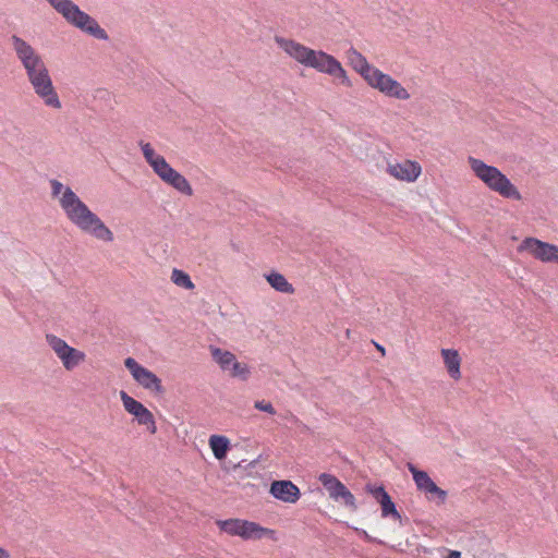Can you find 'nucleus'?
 Instances as JSON below:
<instances>
[{
	"mask_svg": "<svg viewBox=\"0 0 558 558\" xmlns=\"http://www.w3.org/2000/svg\"><path fill=\"white\" fill-rule=\"evenodd\" d=\"M255 409L267 412L269 414H276V410L270 402L265 400L256 401L254 404Z\"/></svg>",
	"mask_w": 558,
	"mask_h": 558,
	"instance_id": "nucleus-30",
	"label": "nucleus"
},
{
	"mask_svg": "<svg viewBox=\"0 0 558 558\" xmlns=\"http://www.w3.org/2000/svg\"><path fill=\"white\" fill-rule=\"evenodd\" d=\"M384 95L400 100H408L410 98L409 92L395 78L390 81Z\"/></svg>",
	"mask_w": 558,
	"mask_h": 558,
	"instance_id": "nucleus-24",
	"label": "nucleus"
},
{
	"mask_svg": "<svg viewBox=\"0 0 558 558\" xmlns=\"http://www.w3.org/2000/svg\"><path fill=\"white\" fill-rule=\"evenodd\" d=\"M294 291L292 284L286 280V278L281 275V293H292Z\"/></svg>",
	"mask_w": 558,
	"mask_h": 558,
	"instance_id": "nucleus-32",
	"label": "nucleus"
},
{
	"mask_svg": "<svg viewBox=\"0 0 558 558\" xmlns=\"http://www.w3.org/2000/svg\"><path fill=\"white\" fill-rule=\"evenodd\" d=\"M171 279H172L173 283H175L177 286H179L181 288H184L187 290H191L194 288V283L192 282L190 276L186 272H184L183 270L174 268L172 270Z\"/></svg>",
	"mask_w": 558,
	"mask_h": 558,
	"instance_id": "nucleus-26",
	"label": "nucleus"
},
{
	"mask_svg": "<svg viewBox=\"0 0 558 558\" xmlns=\"http://www.w3.org/2000/svg\"><path fill=\"white\" fill-rule=\"evenodd\" d=\"M23 69L35 94L44 104L49 108L60 109L62 105L44 59L41 58L31 65L23 66Z\"/></svg>",
	"mask_w": 558,
	"mask_h": 558,
	"instance_id": "nucleus-4",
	"label": "nucleus"
},
{
	"mask_svg": "<svg viewBox=\"0 0 558 558\" xmlns=\"http://www.w3.org/2000/svg\"><path fill=\"white\" fill-rule=\"evenodd\" d=\"M52 196H58L62 192L60 197V206L63 209L66 218L81 231L94 236L97 240L104 242H112L113 233L104 223V221L93 213L88 206L75 194L70 186H63V184L53 179L50 181Z\"/></svg>",
	"mask_w": 558,
	"mask_h": 558,
	"instance_id": "nucleus-1",
	"label": "nucleus"
},
{
	"mask_svg": "<svg viewBox=\"0 0 558 558\" xmlns=\"http://www.w3.org/2000/svg\"><path fill=\"white\" fill-rule=\"evenodd\" d=\"M151 168L162 181L173 170L163 156Z\"/></svg>",
	"mask_w": 558,
	"mask_h": 558,
	"instance_id": "nucleus-29",
	"label": "nucleus"
},
{
	"mask_svg": "<svg viewBox=\"0 0 558 558\" xmlns=\"http://www.w3.org/2000/svg\"><path fill=\"white\" fill-rule=\"evenodd\" d=\"M266 279L276 291H279V272L272 271L266 276Z\"/></svg>",
	"mask_w": 558,
	"mask_h": 558,
	"instance_id": "nucleus-31",
	"label": "nucleus"
},
{
	"mask_svg": "<svg viewBox=\"0 0 558 558\" xmlns=\"http://www.w3.org/2000/svg\"><path fill=\"white\" fill-rule=\"evenodd\" d=\"M11 47L15 53L16 59L21 62L22 66L31 65L37 60L41 59V54L25 39L16 34L10 37Z\"/></svg>",
	"mask_w": 558,
	"mask_h": 558,
	"instance_id": "nucleus-13",
	"label": "nucleus"
},
{
	"mask_svg": "<svg viewBox=\"0 0 558 558\" xmlns=\"http://www.w3.org/2000/svg\"><path fill=\"white\" fill-rule=\"evenodd\" d=\"M120 397L125 411L132 414L140 425L146 426L151 434H155L157 427L153 413L140 401L129 396L124 390L120 391Z\"/></svg>",
	"mask_w": 558,
	"mask_h": 558,
	"instance_id": "nucleus-11",
	"label": "nucleus"
},
{
	"mask_svg": "<svg viewBox=\"0 0 558 558\" xmlns=\"http://www.w3.org/2000/svg\"><path fill=\"white\" fill-rule=\"evenodd\" d=\"M446 558H461V553L458 550H450Z\"/></svg>",
	"mask_w": 558,
	"mask_h": 558,
	"instance_id": "nucleus-35",
	"label": "nucleus"
},
{
	"mask_svg": "<svg viewBox=\"0 0 558 558\" xmlns=\"http://www.w3.org/2000/svg\"><path fill=\"white\" fill-rule=\"evenodd\" d=\"M216 524L220 531L230 536H239L244 541H256L269 538L277 539V532L271 529L264 527L256 522L243 519L217 520Z\"/></svg>",
	"mask_w": 558,
	"mask_h": 558,
	"instance_id": "nucleus-5",
	"label": "nucleus"
},
{
	"mask_svg": "<svg viewBox=\"0 0 558 558\" xmlns=\"http://www.w3.org/2000/svg\"><path fill=\"white\" fill-rule=\"evenodd\" d=\"M518 251H529L536 259L543 263L558 264V245L541 241L536 238H525L518 246Z\"/></svg>",
	"mask_w": 558,
	"mask_h": 558,
	"instance_id": "nucleus-9",
	"label": "nucleus"
},
{
	"mask_svg": "<svg viewBox=\"0 0 558 558\" xmlns=\"http://www.w3.org/2000/svg\"><path fill=\"white\" fill-rule=\"evenodd\" d=\"M281 49L296 62L306 65L314 49H311L293 39L281 38Z\"/></svg>",
	"mask_w": 558,
	"mask_h": 558,
	"instance_id": "nucleus-15",
	"label": "nucleus"
},
{
	"mask_svg": "<svg viewBox=\"0 0 558 558\" xmlns=\"http://www.w3.org/2000/svg\"><path fill=\"white\" fill-rule=\"evenodd\" d=\"M347 337L349 338L350 337V329L347 330Z\"/></svg>",
	"mask_w": 558,
	"mask_h": 558,
	"instance_id": "nucleus-39",
	"label": "nucleus"
},
{
	"mask_svg": "<svg viewBox=\"0 0 558 558\" xmlns=\"http://www.w3.org/2000/svg\"><path fill=\"white\" fill-rule=\"evenodd\" d=\"M60 360L65 369L72 371L85 360V353L71 347Z\"/></svg>",
	"mask_w": 558,
	"mask_h": 558,
	"instance_id": "nucleus-21",
	"label": "nucleus"
},
{
	"mask_svg": "<svg viewBox=\"0 0 558 558\" xmlns=\"http://www.w3.org/2000/svg\"><path fill=\"white\" fill-rule=\"evenodd\" d=\"M388 171L399 180L413 182L421 174L422 168L416 161L405 160L402 163L389 165Z\"/></svg>",
	"mask_w": 558,
	"mask_h": 558,
	"instance_id": "nucleus-14",
	"label": "nucleus"
},
{
	"mask_svg": "<svg viewBox=\"0 0 558 558\" xmlns=\"http://www.w3.org/2000/svg\"><path fill=\"white\" fill-rule=\"evenodd\" d=\"M468 162L474 174L492 191L507 199L521 201L522 195L514 184L497 167L470 156Z\"/></svg>",
	"mask_w": 558,
	"mask_h": 558,
	"instance_id": "nucleus-2",
	"label": "nucleus"
},
{
	"mask_svg": "<svg viewBox=\"0 0 558 558\" xmlns=\"http://www.w3.org/2000/svg\"><path fill=\"white\" fill-rule=\"evenodd\" d=\"M441 355L444 357L445 365L447 367L448 374L451 378L458 380L461 378V357L457 350L453 349H442Z\"/></svg>",
	"mask_w": 558,
	"mask_h": 558,
	"instance_id": "nucleus-16",
	"label": "nucleus"
},
{
	"mask_svg": "<svg viewBox=\"0 0 558 558\" xmlns=\"http://www.w3.org/2000/svg\"><path fill=\"white\" fill-rule=\"evenodd\" d=\"M361 534H362V535H363V537H364L367 542H369V543L384 544V542H383V541L377 539V538H375V537L371 536L369 534H367V532H366V531H362V532H361Z\"/></svg>",
	"mask_w": 558,
	"mask_h": 558,
	"instance_id": "nucleus-34",
	"label": "nucleus"
},
{
	"mask_svg": "<svg viewBox=\"0 0 558 558\" xmlns=\"http://www.w3.org/2000/svg\"><path fill=\"white\" fill-rule=\"evenodd\" d=\"M48 344L51 347V349L54 351L57 356L60 359L69 348H71L63 339L54 336V335H47L46 336Z\"/></svg>",
	"mask_w": 558,
	"mask_h": 558,
	"instance_id": "nucleus-25",
	"label": "nucleus"
},
{
	"mask_svg": "<svg viewBox=\"0 0 558 558\" xmlns=\"http://www.w3.org/2000/svg\"><path fill=\"white\" fill-rule=\"evenodd\" d=\"M391 80L392 77L390 75L385 74L379 69L375 68L365 81L372 88L385 94Z\"/></svg>",
	"mask_w": 558,
	"mask_h": 558,
	"instance_id": "nucleus-19",
	"label": "nucleus"
},
{
	"mask_svg": "<svg viewBox=\"0 0 558 558\" xmlns=\"http://www.w3.org/2000/svg\"><path fill=\"white\" fill-rule=\"evenodd\" d=\"M374 343V345L376 347V349L381 353V355L384 356L386 354V350L383 345L378 344L377 342L375 341H372Z\"/></svg>",
	"mask_w": 558,
	"mask_h": 558,
	"instance_id": "nucleus-36",
	"label": "nucleus"
},
{
	"mask_svg": "<svg viewBox=\"0 0 558 558\" xmlns=\"http://www.w3.org/2000/svg\"><path fill=\"white\" fill-rule=\"evenodd\" d=\"M0 558H10L9 553L2 547H0Z\"/></svg>",
	"mask_w": 558,
	"mask_h": 558,
	"instance_id": "nucleus-37",
	"label": "nucleus"
},
{
	"mask_svg": "<svg viewBox=\"0 0 558 558\" xmlns=\"http://www.w3.org/2000/svg\"><path fill=\"white\" fill-rule=\"evenodd\" d=\"M365 490L371 494L375 500L380 505L381 517H390L395 521H398L400 525H403L409 521L408 518L403 519L400 512L397 510L396 504L392 501L390 495L387 493L383 485L375 486L366 484Z\"/></svg>",
	"mask_w": 558,
	"mask_h": 558,
	"instance_id": "nucleus-12",
	"label": "nucleus"
},
{
	"mask_svg": "<svg viewBox=\"0 0 558 558\" xmlns=\"http://www.w3.org/2000/svg\"><path fill=\"white\" fill-rule=\"evenodd\" d=\"M163 182L172 186L183 195L191 196L193 194V189L189 181L185 179L184 175H182L174 169L171 172H169V174L165 178Z\"/></svg>",
	"mask_w": 558,
	"mask_h": 558,
	"instance_id": "nucleus-18",
	"label": "nucleus"
},
{
	"mask_svg": "<svg viewBox=\"0 0 558 558\" xmlns=\"http://www.w3.org/2000/svg\"><path fill=\"white\" fill-rule=\"evenodd\" d=\"M408 469L413 475L417 489L429 495L427 496V499L432 500L434 497H437L438 505H444L446 502L448 496L447 492L438 487L427 472L418 470L412 463H408Z\"/></svg>",
	"mask_w": 558,
	"mask_h": 558,
	"instance_id": "nucleus-10",
	"label": "nucleus"
},
{
	"mask_svg": "<svg viewBox=\"0 0 558 558\" xmlns=\"http://www.w3.org/2000/svg\"><path fill=\"white\" fill-rule=\"evenodd\" d=\"M274 38H275V41H276L277 44H279V35H275V37H274Z\"/></svg>",
	"mask_w": 558,
	"mask_h": 558,
	"instance_id": "nucleus-38",
	"label": "nucleus"
},
{
	"mask_svg": "<svg viewBox=\"0 0 558 558\" xmlns=\"http://www.w3.org/2000/svg\"><path fill=\"white\" fill-rule=\"evenodd\" d=\"M209 446L216 459L221 460L226 458L230 449V441L226 436L211 435L209 438Z\"/></svg>",
	"mask_w": 558,
	"mask_h": 558,
	"instance_id": "nucleus-20",
	"label": "nucleus"
},
{
	"mask_svg": "<svg viewBox=\"0 0 558 558\" xmlns=\"http://www.w3.org/2000/svg\"><path fill=\"white\" fill-rule=\"evenodd\" d=\"M231 371V375L233 377H236V378H240L242 380H246L248 377H250V368L247 367L246 364L244 363H240L238 361H235L232 366L230 367Z\"/></svg>",
	"mask_w": 558,
	"mask_h": 558,
	"instance_id": "nucleus-28",
	"label": "nucleus"
},
{
	"mask_svg": "<svg viewBox=\"0 0 558 558\" xmlns=\"http://www.w3.org/2000/svg\"><path fill=\"white\" fill-rule=\"evenodd\" d=\"M143 155L147 163L153 167L162 156L157 154L149 143L140 142Z\"/></svg>",
	"mask_w": 558,
	"mask_h": 558,
	"instance_id": "nucleus-27",
	"label": "nucleus"
},
{
	"mask_svg": "<svg viewBox=\"0 0 558 558\" xmlns=\"http://www.w3.org/2000/svg\"><path fill=\"white\" fill-rule=\"evenodd\" d=\"M279 480L272 481L270 485V494L276 498L279 499Z\"/></svg>",
	"mask_w": 558,
	"mask_h": 558,
	"instance_id": "nucleus-33",
	"label": "nucleus"
},
{
	"mask_svg": "<svg viewBox=\"0 0 558 558\" xmlns=\"http://www.w3.org/2000/svg\"><path fill=\"white\" fill-rule=\"evenodd\" d=\"M301 493L296 485L291 481L281 480V501L295 504L300 499Z\"/></svg>",
	"mask_w": 558,
	"mask_h": 558,
	"instance_id": "nucleus-22",
	"label": "nucleus"
},
{
	"mask_svg": "<svg viewBox=\"0 0 558 558\" xmlns=\"http://www.w3.org/2000/svg\"><path fill=\"white\" fill-rule=\"evenodd\" d=\"M214 360L219 364L223 371H229L232 364L236 361L235 355L230 351H223L219 348L211 349Z\"/></svg>",
	"mask_w": 558,
	"mask_h": 558,
	"instance_id": "nucleus-23",
	"label": "nucleus"
},
{
	"mask_svg": "<svg viewBox=\"0 0 558 558\" xmlns=\"http://www.w3.org/2000/svg\"><path fill=\"white\" fill-rule=\"evenodd\" d=\"M124 365L133 376L134 380L144 389L157 393L163 392L160 378L151 371L137 363L133 357L125 359Z\"/></svg>",
	"mask_w": 558,
	"mask_h": 558,
	"instance_id": "nucleus-8",
	"label": "nucleus"
},
{
	"mask_svg": "<svg viewBox=\"0 0 558 558\" xmlns=\"http://www.w3.org/2000/svg\"><path fill=\"white\" fill-rule=\"evenodd\" d=\"M322 485L328 492L329 497L336 501L341 500L342 504L352 511L357 510L354 495L348 487L338 480L335 475L329 473H322L318 477Z\"/></svg>",
	"mask_w": 558,
	"mask_h": 558,
	"instance_id": "nucleus-7",
	"label": "nucleus"
},
{
	"mask_svg": "<svg viewBox=\"0 0 558 558\" xmlns=\"http://www.w3.org/2000/svg\"><path fill=\"white\" fill-rule=\"evenodd\" d=\"M305 66L340 78L341 83L345 86H352V83L341 63L333 56L328 54L323 50H313Z\"/></svg>",
	"mask_w": 558,
	"mask_h": 558,
	"instance_id": "nucleus-6",
	"label": "nucleus"
},
{
	"mask_svg": "<svg viewBox=\"0 0 558 558\" xmlns=\"http://www.w3.org/2000/svg\"><path fill=\"white\" fill-rule=\"evenodd\" d=\"M63 19L72 26L81 29L89 36L108 40L107 32L98 24V22L82 11L72 0H46Z\"/></svg>",
	"mask_w": 558,
	"mask_h": 558,
	"instance_id": "nucleus-3",
	"label": "nucleus"
},
{
	"mask_svg": "<svg viewBox=\"0 0 558 558\" xmlns=\"http://www.w3.org/2000/svg\"><path fill=\"white\" fill-rule=\"evenodd\" d=\"M349 60L352 68L360 73L364 80H366L375 69V66L371 65L366 58L354 48L349 50Z\"/></svg>",
	"mask_w": 558,
	"mask_h": 558,
	"instance_id": "nucleus-17",
	"label": "nucleus"
}]
</instances>
